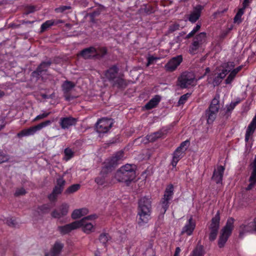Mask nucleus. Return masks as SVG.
<instances>
[{
	"instance_id": "obj_64",
	"label": "nucleus",
	"mask_w": 256,
	"mask_h": 256,
	"mask_svg": "<svg viewBox=\"0 0 256 256\" xmlns=\"http://www.w3.org/2000/svg\"><path fill=\"white\" fill-rule=\"evenodd\" d=\"M181 250L180 247H176L173 256H180Z\"/></svg>"
},
{
	"instance_id": "obj_21",
	"label": "nucleus",
	"mask_w": 256,
	"mask_h": 256,
	"mask_svg": "<svg viewBox=\"0 0 256 256\" xmlns=\"http://www.w3.org/2000/svg\"><path fill=\"white\" fill-rule=\"evenodd\" d=\"M124 74H120L118 76L114 79V81L110 82V83L114 88H116L120 90H124L128 85V83L126 80L123 78Z\"/></svg>"
},
{
	"instance_id": "obj_60",
	"label": "nucleus",
	"mask_w": 256,
	"mask_h": 256,
	"mask_svg": "<svg viewBox=\"0 0 256 256\" xmlns=\"http://www.w3.org/2000/svg\"><path fill=\"white\" fill-rule=\"evenodd\" d=\"M100 10H94L92 12L87 13L86 14V16H96V15H100Z\"/></svg>"
},
{
	"instance_id": "obj_57",
	"label": "nucleus",
	"mask_w": 256,
	"mask_h": 256,
	"mask_svg": "<svg viewBox=\"0 0 256 256\" xmlns=\"http://www.w3.org/2000/svg\"><path fill=\"white\" fill-rule=\"evenodd\" d=\"M146 138L150 142H154L157 140L156 137L155 136H154V133L150 135H148L146 136Z\"/></svg>"
},
{
	"instance_id": "obj_32",
	"label": "nucleus",
	"mask_w": 256,
	"mask_h": 256,
	"mask_svg": "<svg viewBox=\"0 0 256 256\" xmlns=\"http://www.w3.org/2000/svg\"><path fill=\"white\" fill-rule=\"evenodd\" d=\"M226 77V74L224 72H222L220 73L215 74L213 80L212 82V84L214 86H219L222 82V80Z\"/></svg>"
},
{
	"instance_id": "obj_14",
	"label": "nucleus",
	"mask_w": 256,
	"mask_h": 256,
	"mask_svg": "<svg viewBox=\"0 0 256 256\" xmlns=\"http://www.w3.org/2000/svg\"><path fill=\"white\" fill-rule=\"evenodd\" d=\"M52 64V62L50 60L42 62L36 70L32 72V76L38 80L44 73L48 71V68Z\"/></svg>"
},
{
	"instance_id": "obj_22",
	"label": "nucleus",
	"mask_w": 256,
	"mask_h": 256,
	"mask_svg": "<svg viewBox=\"0 0 256 256\" xmlns=\"http://www.w3.org/2000/svg\"><path fill=\"white\" fill-rule=\"evenodd\" d=\"M234 219L233 218H229L226 220V225L222 229L220 234L229 238L234 228Z\"/></svg>"
},
{
	"instance_id": "obj_13",
	"label": "nucleus",
	"mask_w": 256,
	"mask_h": 256,
	"mask_svg": "<svg viewBox=\"0 0 256 256\" xmlns=\"http://www.w3.org/2000/svg\"><path fill=\"white\" fill-rule=\"evenodd\" d=\"M97 218L98 216L96 214H91L77 221L82 222L80 228L82 227L83 232L86 234H89L94 231V226L92 223L86 222V220H94Z\"/></svg>"
},
{
	"instance_id": "obj_23",
	"label": "nucleus",
	"mask_w": 256,
	"mask_h": 256,
	"mask_svg": "<svg viewBox=\"0 0 256 256\" xmlns=\"http://www.w3.org/2000/svg\"><path fill=\"white\" fill-rule=\"evenodd\" d=\"M96 52V48L92 46L82 50L78 56L85 60L95 59Z\"/></svg>"
},
{
	"instance_id": "obj_42",
	"label": "nucleus",
	"mask_w": 256,
	"mask_h": 256,
	"mask_svg": "<svg viewBox=\"0 0 256 256\" xmlns=\"http://www.w3.org/2000/svg\"><path fill=\"white\" fill-rule=\"evenodd\" d=\"M51 208V204L49 203L38 206V210L42 214L48 213Z\"/></svg>"
},
{
	"instance_id": "obj_50",
	"label": "nucleus",
	"mask_w": 256,
	"mask_h": 256,
	"mask_svg": "<svg viewBox=\"0 0 256 256\" xmlns=\"http://www.w3.org/2000/svg\"><path fill=\"white\" fill-rule=\"evenodd\" d=\"M50 112H44L42 114L37 116L33 120V122H37L40 120H42L44 118H47L50 114Z\"/></svg>"
},
{
	"instance_id": "obj_8",
	"label": "nucleus",
	"mask_w": 256,
	"mask_h": 256,
	"mask_svg": "<svg viewBox=\"0 0 256 256\" xmlns=\"http://www.w3.org/2000/svg\"><path fill=\"white\" fill-rule=\"evenodd\" d=\"M52 122V121L51 120H45L36 126L22 130L17 134V136L18 138H22L34 135L37 131L40 130L44 128L50 126Z\"/></svg>"
},
{
	"instance_id": "obj_19",
	"label": "nucleus",
	"mask_w": 256,
	"mask_h": 256,
	"mask_svg": "<svg viewBox=\"0 0 256 256\" xmlns=\"http://www.w3.org/2000/svg\"><path fill=\"white\" fill-rule=\"evenodd\" d=\"M119 68L116 64H114L110 66L104 72V76L110 82L114 81L119 74Z\"/></svg>"
},
{
	"instance_id": "obj_16",
	"label": "nucleus",
	"mask_w": 256,
	"mask_h": 256,
	"mask_svg": "<svg viewBox=\"0 0 256 256\" xmlns=\"http://www.w3.org/2000/svg\"><path fill=\"white\" fill-rule=\"evenodd\" d=\"M69 206L66 203L62 204L57 209H54L51 213V216L55 218H60L67 215Z\"/></svg>"
},
{
	"instance_id": "obj_49",
	"label": "nucleus",
	"mask_w": 256,
	"mask_h": 256,
	"mask_svg": "<svg viewBox=\"0 0 256 256\" xmlns=\"http://www.w3.org/2000/svg\"><path fill=\"white\" fill-rule=\"evenodd\" d=\"M182 28V26H180V24L175 23L170 26L168 28V32H169L172 33Z\"/></svg>"
},
{
	"instance_id": "obj_29",
	"label": "nucleus",
	"mask_w": 256,
	"mask_h": 256,
	"mask_svg": "<svg viewBox=\"0 0 256 256\" xmlns=\"http://www.w3.org/2000/svg\"><path fill=\"white\" fill-rule=\"evenodd\" d=\"M174 195V186L170 184L167 185L162 196L163 198L172 200Z\"/></svg>"
},
{
	"instance_id": "obj_58",
	"label": "nucleus",
	"mask_w": 256,
	"mask_h": 256,
	"mask_svg": "<svg viewBox=\"0 0 256 256\" xmlns=\"http://www.w3.org/2000/svg\"><path fill=\"white\" fill-rule=\"evenodd\" d=\"M62 191L63 189L56 186H55L52 190V192H54V193L56 194H60Z\"/></svg>"
},
{
	"instance_id": "obj_37",
	"label": "nucleus",
	"mask_w": 256,
	"mask_h": 256,
	"mask_svg": "<svg viewBox=\"0 0 256 256\" xmlns=\"http://www.w3.org/2000/svg\"><path fill=\"white\" fill-rule=\"evenodd\" d=\"M251 230V227L249 226V224H241L239 230V236L242 238L244 234Z\"/></svg>"
},
{
	"instance_id": "obj_12",
	"label": "nucleus",
	"mask_w": 256,
	"mask_h": 256,
	"mask_svg": "<svg viewBox=\"0 0 256 256\" xmlns=\"http://www.w3.org/2000/svg\"><path fill=\"white\" fill-rule=\"evenodd\" d=\"M183 61L182 55H178L171 58L164 66V69L167 72H173Z\"/></svg>"
},
{
	"instance_id": "obj_33",
	"label": "nucleus",
	"mask_w": 256,
	"mask_h": 256,
	"mask_svg": "<svg viewBox=\"0 0 256 256\" xmlns=\"http://www.w3.org/2000/svg\"><path fill=\"white\" fill-rule=\"evenodd\" d=\"M108 53V50L105 46L98 47L96 48L95 52V58H103Z\"/></svg>"
},
{
	"instance_id": "obj_15",
	"label": "nucleus",
	"mask_w": 256,
	"mask_h": 256,
	"mask_svg": "<svg viewBox=\"0 0 256 256\" xmlns=\"http://www.w3.org/2000/svg\"><path fill=\"white\" fill-rule=\"evenodd\" d=\"M82 222L74 221L70 224L62 226H58V230L62 235H65L71 232L72 230L80 228Z\"/></svg>"
},
{
	"instance_id": "obj_39",
	"label": "nucleus",
	"mask_w": 256,
	"mask_h": 256,
	"mask_svg": "<svg viewBox=\"0 0 256 256\" xmlns=\"http://www.w3.org/2000/svg\"><path fill=\"white\" fill-rule=\"evenodd\" d=\"M204 9V6L198 4L193 8L192 13L186 16H200L202 10Z\"/></svg>"
},
{
	"instance_id": "obj_26",
	"label": "nucleus",
	"mask_w": 256,
	"mask_h": 256,
	"mask_svg": "<svg viewBox=\"0 0 256 256\" xmlns=\"http://www.w3.org/2000/svg\"><path fill=\"white\" fill-rule=\"evenodd\" d=\"M250 184L246 188V190H251L256 184V155L254 161L252 170L249 178Z\"/></svg>"
},
{
	"instance_id": "obj_61",
	"label": "nucleus",
	"mask_w": 256,
	"mask_h": 256,
	"mask_svg": "<svg viewBox=\"0 0 256 256\" xmlns=\"http://www.w3.org/2000/svg\"><path fill=\"white\" fill-rule=\"evenodd\" d=\"M246 8L243 6L242 8H240L235 16H242L244 13Z\"/></svg>"
},
{
	"instance_id": "obj_25",
	"label": "nucleus",
	"mask_w": 256,
	"mask_h": 256,
	"mask_svg": "<svg viewBox=\"0 0 256 256\" xmlns=\"http://www.w3.org/2000/svg\"><path fill=\"white\" fill-rule=\"evenodd\" d=\"M64 244L60 242H56L49 252L45 254V256H58L60 254L63 248Z\"/></svg>"
},
{
	"instance_id": "obj_2",
	"label": "nucleus",
	"mask_w": 256,
	"mask_h": 256,
	"mask_svg": "<svg viewBox=\"0 0 256 256\" xmlns=\"http://www.w3.org/2000/svg\"><path fill=\"white\" fill-rule=\"evenodd\" d=\"M136 166L126 164L122 166L115 174V178L120 182L128 184L133 181L136 177Z\"/></svg>"
},
{
	"instance_id": "obj_54",
	"label": "nucleus",
	"mask_w": 256,
	"mask_h": 256,
	"mask_svg": "<svg viewBox=\"0 0 256 256\" xmlns=\"http://www.w3.org/2000/svg\"><path fill=\"white\" fill-rule=\"evenodd\" d=\"M6 223L8 226L12 227H16V220L14 218H8L6 220Z\"/></svg>"
},
{
	"instance_id": "obj_3",
	"label": "nucleus",
	"mask_w": 256,
	"mask_h": 256,
	"mask_svg": "<svg viewBox=\"0 0 256 256\" xmlns=\"http://www.w3.org/2000/svg\"><path fill=\"white\" fill-rule=\"evenodd\" d=\"M220 98L219 94H216L205 111L207 123L208 124H212L216 118L220 107Z\"/></svg>"
},
{
	"instance_id": "obj_44",
	"label": "nucleus",
	"mask_w": 256,
	"mask_h": 256,
	"mask_svg": "<svg viewBox=\"0 0 256 256\" xmlns=\"http://www.w3.org/2000/svg\"><path fill=\"white\" fill-rule=\"evenodd\" d=\"M64 154L66 161L69 160L74 156V152L69 148L64 149Z\"/></svg>"
},
{
	"instance_id": "obj_27",
	"label": "nucleus",
	"mask_w": 256,
	"mask_h": 256,
	"mask_svg": "<svg viewBox=\"0 0 256 256\" xmlns=\"http://www.w3.org/2000/svg\"><path fill=\"white\" fill-rule=\"evenodd\" d=\"M204 246L200 244V242L199 241L189 256H204Z\"/></svg>"
},
{
	"instance_id": "obj_24",
	"label": "nucleus",
	"mask_w": 256,
	"mask_h": 256,
	"mask_svg": "<svg viewBox=\"0 0 256 256\" xmlns=\"http://www.w3.org/2000/svg\"><path fill=\"white\" fill-rule=\"evenodd\" d=\"M224 170L225 168L222 166H218L216 170H214L212 178L217 184L222 182Z\"/></svg>"
},
{
	"instance_id": "obj_52",
	"label": "nucleus",
	"mask_w": 256,
	"mask_h": 256,
	"mask_svg": "<svg viewBox=\"0 0 256 256\" xmlns=\"http://www.w3.org/2000/svg\"><path fill=\"white\" fill-rule=\"evenodd\" d=\"M72 218L74 220L78 219L82 216L80 209L74 210L72 214Z\"/></svg>"
},
{
	"instance_id": "obj_34",
	"label": "nucleus",
	"mask_w": 256,
	"mask_h": 256,
	"mask_svg": "<svg viewBox=\"0 0 256 256\" xmlns=\"http://www.w3.org/2000/svg\"><path fill=\"white\" fill-rule=\"evenodd\" d=\"M222 67L223 68L222 70V72H224L226 76L228 72L234 69V64L232 62H228L224 63L222 64Z\"/></svg>"
},
{
	"instance_id": "obj_48",
	"label": "nucleus",
	"mask_w": 256,
	"mask_h": 256,
	"mask_svg": "<svg viewBox=\"0 0 256 256\" xmlns=\"http://www.w3.org/2000/svg\"><path fill=\"white\" fill-rule=\"evenodd\" d=\"M256 129V125L254 124L253 123L250 122L246 130V133L248 135H252L255 130Z\"/></svg>"
},
{
	"instance_id": "obj_17",
	"label": "nucleus",
	"mask_w": 256,
	"mask_h": 256,
	"mask_svg": "<svg viewBox=\"0 0 256 256\" xmlns=\"http://www.w3.org/2000/svg\"><path fill=\"white\" fill-rule=\"evenodd\" d=\"M196 226V221L193 219L192 216H191L182 228L181 234H186L188 236L192 235Z\"/></svg>"
},
{
	"instance_id": "obj_59",
	"label": "nucleus",
	"mask_w": 256,
	"mask_h": 256,
	"mask_svg": "<svg viewBox=\"0 0 256 256\" xmlns=\"http://www.w3.org/2000/svg\"><path fill=\"white\" fill-rule=\"evenodd\" d=\"M157 59L156 58L154 57V56H149L148 58V63L147 66H148L154 63V62Z\"/></svg>"
},
{
	"instance_id": "obj_40",
	"label": "nucleus",
	"mask_w": 256,
	"mask_h": 256,
	"mask_svg": "<svg viewBox=\"0 0 256 256\" xmlns=\"http://www.w3.org/2000/svg\"><path fill=\"white\" fill-rule=\"evenodd\" d=\"M228 237H226V236H224L221 234H220V236H219L218 244L220 248H222L224 247L225 244L228 239Z\"/></svg>"
},
{
	"instance_id": "obj_43",
	"label": "nucleus",
	"mask_w": 256,
	"mask_h": 256,
	"mask_svg": "<svg viewBox=\"0 0 256 256\" xmlns=\"http://www.w3.org/2000/svg\"><path fill=\"white\" fill-rule=\"evenodd\" d=\"M37 6L34 5H26L24 8V14L28 15L37 10Z\"/></svg>"
},
{
	"instance_id": "obj_11",
	"label": "nucleus",
	"mask_w": 256,
	"mask_h": 256,
	"mask_svg": "<svg viewBox=\"0 0 256 256\" xmlns=\"http://www.w3.org/2000/svg\"><path fill=\"white\" fill-rule=\"evenodd\" d=\"M124 155V154L122 150L116 152L112 157L106 160L104 168L109 170L112 168L116 166L118 162L122 160Z\"/></svg>"
},
{
	"instance_id": "obj_31",
	"label": "nucleus",
	"mask_w": 256,
	"mask_h": 256,
	"mask_svg": "<svg viewBox=\"0 0 256 256\" xmlns=\"http://www.w3.org/2000/svg\"><path fill=\"white\" fill-rule=\"evenodd\" d=\"M160 100V96L156 95L152 98L146 105L145 108L147 110H151L155 107L158 104Z\"/></svg>"
},
{
	"instance_id": "obj_20",
	"label": "nucleus",
	"mask_w": 256,
	"mask_h": 256,
	"mask_svg": "<svg viewBox=\"0 0 256 256\" xmlns=\"http://www.w3.org/2000/svg\"><path fill=\"white\" fill-rule=\"evenodd\" d=\"M76 86L75 84L70 80H65L62 85V88L64 92L65 100L66 101H70V91Z\"/></svg>"
},
{
	"instance_id": "obj_56",
	"label": "nucleus",
	"mask_w": 256,
	"mask_h": 256,
	"mask_svg": "<svg viewBox=\"0 0 256 256\" xmlns=\"http://www.w3.org/2000/svg\"><path fill=\"white\" fill-rule=\"evenodd\" d=\"M58 194L52 192L48 196V198L52 202H54L57 199Z\"/></svg>"
},
{
	"instance_id": "obj_5",
	"label": "nucleus",
	"mask_w": 256,
	"mask_h": 256,
	"mask_svg": "<svg viewBox=\"0 0 256 256\" xmlns=\"http://www.w3.org/2000/svg\"><path fill=\"white\" fill-rule=\"evenodd\" d=\"M220 212L218 211L214 216L212 218L208 226L210 231L208 240L210 242L214 241L217 238L220 226Z\"/></svg>"
},
{
	"instance_id": "obj_53",
	"label": "nucleus",
	"mask_w": 256,
	"mask_h": 256,
	"mask_svg": "<svg viewBox=\"0 0 256 256\" xmlns=\"http://www.w3.org/2000/svg\"><path fill=\"white\" fill-rule=\"evenodd\" d=\"M26 194L25 189L23 188H17L14 192V196H24Z\"/></svg>"
},
{
	"instance_id": "obj_7",
	"label": "nucleus",
	"mask_w": 256,
	"mask_h": 256,
	"mask_svg": "<svg viewBox=\"0 0 256 256\" xmlns=\"http://www.w3.org/2000/svg\"><path fill=\"white\" fill-rule=\"evenodd\" d=\"M190 144L189 140L182 142L172 154V158L171 165L173 168H176L178 162L184 156L185 152Z\"/></svg>"
},
{
	"instance_id": "obj_47",
	"label": "nucleus",
	"mask_w": 256,
	"mask_h": 256,
	"mask_svg": "<svg viewBox=\"0 0 256 256\" xmlns=\"http://www.w3.org/2000/svg\"><path fill=\"white\" fill-rule=\"evenodd\" d=\"M190 95L191 93H186V94L182 95L178 100V104L180 105L184 104Z\"/></svg>"
},
{
	"instance_id": "obj_35",
	"label": "nucleus",
	"mask_w": 256,
	"mask_h": 256,
	"mask_svg": "<svg viewBox=\"0 0 256 256\" xmlns=\"http://www.w3.org/2000/svg\"><path fill=\"white\" fill-rule=\"evenodd\" d=\"M240 100H238L234 102H232L230 105L226 106V111L225 115L226 118L230 116V114L235 107L240 102Z\"/></svg>"
},
{
	"instance_id": "obj_36",
	"label": "nucleus",
	"mask_w": 256,
	"mask_h": 256,
	"mask_svg": "<svg viewBox=\"0 0 256 256\" xmlns=\"http://www.w3.org/2000/svg\"><path fill=\"white\" fill-rule=\"evenodd\" d=\"M170 200L168 199L162 198L160 201V204L162 206L161 213L164 214L168 209V208Z\"/></svg>"
},
{
	"instance_id": "obj_41",
	"label": "nucleus",
	"mask_w": 256,
	"mask_h": 256,
	"mask_svg": "<svg viewBox=\"0 0 256 256\" xmlns=\"http://www.w3.org/2000/svg\"><path fill=\"white\" fill-rule=\"evenodd\" d=\"M111 238L108 234L102 233L99 236L100 242L103 245H106V242Z\"/></svg>"
},
{
	"instance_id": "obj_10",
	"label": "nucleus",
	"mask_w": 256,
	"mask_h": 256,
	"mask_svg": "<svg viewBox=\"0 0 256 256\" xmlns=\"http://www.w3.org/2000/svg\"><path fill=\"white\" fill-rule=\"evenodd\" d=\"M113 125L111 118H102L100 119L96 124V129L98 132L104 134L109 131Z\"/></svg>"
},
{
	"instance_id": "obj_46",
	"label": "nucleus",
	"mask_w": 256,
	"mask_h": 256,
	"mask_svg": "<svg viewBox=\"0 0 256 256\" xmlns=\"http://www.w3.org/2000/svg\"><path fill=\"white\" fill-rule=\"evenodd\" d=\"M66 182L64 178V176H60L58 178L56 179V186L64 190Z\"/></svg>"
},
{
	"instance_id": "obj_28",
	"label": "nucleus",
	"mask_w": 256,
	"mask_h": 256,
	"mask_svg": "<svg viewBox=\"0 0 256 256\" xmlns=\"http://www.w3.org/2000/svg\"><path fill=\"white\" fill-rule=\"evenodd\" d=\"M242 68V66H240L230 71V74L225 80V83L227 84H230L234 79L236 75L241 70Z\"/></svg>"
},
{
	"instance_id": "obj_4",
	"label": "nucleus",
	"mask_w": 256,
	"mask_h": 256,
	"mask_svg": "<svg viewBox=\"0 0 256 256\" xmlns=\"http://www.w3.org/2000/svg\"><path fill=\"white\" fill-rule=\"evenodd\" d=\"M206 34L204 32L196 34L192 39L188 46V52L192 55L196 54L206 41Z\"/></svg>"
},
{
	"instance_id": "obj_18",
	"label": "nucleus",
	"mask_w": 256,
	"mask_h": 256,
	"mask_svg": "<svg viewBox=\"0 0 256 256\" xmlns=\"http://www.w3.org/2000/svg\"><path fill=\"white\" fill-rule=\"evenodd\" d=\"M78 122V119L72 116L61 118L59 124L62 129H68L70 126H74Z\"/></svg>"
},
{
	"instance_id": "obj_63",
	"label": "nucleus",
	"mask_w": 256,
	"mask_h": 256,
	"mask_svg": "<svg viewBox=\"0 0 256 256\" xmlns=\"http://www.w3.org/2000/svg\"><path fill=\"white\" fill-rule=\"evenodd\" d=\"M242 17H234V24H240L242 21Z\"/></svg>"
},
{
	"instance_id": "obj_9",
	"label": "nucleus",
	"mask_w": 256,
	"mask_h": 256,
	"mask_svg": "<svg viewBox=\"0 0 256 256\" xmlns=\"http://www.w3.org/2000/svg\"><path fill=\"white\" fill-rule=\"evenodd\" d=\"M106 170L103 168L99 175L94 178L95 182L103 188L108 187L112 184L110 176Z\"/></svg>"
},
{
	"instance_id": "obj_62",
	"label": "nucleus",
	"mask_w": 256,
	"mask_h": 256,
	"mask_svg": "<svg viewBox=\"0 0 256 256\" xmlns=\"http://www.w3.org/2000/svg\"><path fill=\"white\" fill-rule=\"evenodd\" d=\"M80 212L82 214V216L87 214L88 212V209L86 208H80Z\"/></svg>"
},
{
	"instance_id": "obj_38",
	"label": "nucleus",
	"mask_w": 256,
	"mask_h": 256,
	"mask_svg": "<svg viewBox=\"0 0 256 256\" xmlns=\"http://www.w3.org/2000/svg\"><path fill=\"white\" fill-rule=\"evenodd\" d=\"M80 184H74L70 186L65 191L66 194H73L80 190Z\"/></svg>"
},
{
	"instance_id": "obj_6",
	"label": "nucleus",
	"mask_w": 256,
	"mask_h": 256,
	"mask_svg": "<svg viewBox=\"0 0 256 256\" xmlns=\"http://www.w3.org/2000/svg\"><path fill=\"white\" fill-rule=\"evenodd\" d=\"M196 82L194 74L188 72H182L178 78V85L182 89L194 86Z\"/></svg>"
},
{
	"instance_id": "obj_1",
	"label": "nucleus",
	"mask_w": 256,
	"mask_h": 256,
	"mask_svg": "<svg viewBox=\"0 0 256 256\" xmlns=\"http://www.w3.org/2000/svg\"><path fill=\"white\" fill-rule=\"evenodd\" d=\"M152 212V201L146 196L142 198L138 202V224L142 226L147 224L151 218Z\"/></svg>"
},
{
	"instance_id": "obj_45",
	"label": "nucleus",
	"mask_w": 256,
	"mask_h": 256,
	"mask_svg": "<svg viewBox=\"0 0 256 256\" xmlns=\"http://www.w3.org/2000/svg\"><path fill=\"white\" fill-rule=\"evenodd\" d=\"M201 25L200 24H197L196 26H195L193 30L186 35V38L188 39L192 36L197 32L200 29Z\"/></svg>"
},
{
	"instance_id": "obj_51",
	"label": "nucleus",
	"mask_w": 256,
	"mask_h": 256,
	"mask_svg": "<svg viewBox=\"0 0 256 256\" xmlns=\"http://www.w3.org/2000/svg\"><path fill=\"white\" fill-rule=\"evenodd\" d=\"M72 9V7L69 6H62L59 8H56L54 10L56 12H64L66 10Z\"/></svg>"
},
{
	"instance_id": "obj_30",
	"label": "nucleus",
	"mask_w": 256,
	"mask_h": 256,
	"mask_svg": "<svg viewBox=\"0 0 256 256\" xmlns=\"http://www.w3.org/2000/svg\"><path fill=\"white\" fill-rule=\"evenodd\" d=\"M61 22L62 21L60 20H46V22H44L42 24L40 27V32H45L51 26L57 25L58 24Z\"/></svg>"
},
{
	"instance_id": "obj_55",
	"label": "nucleus",
	"mask_w": 256,
	"mask_h": 256,
	"mask_svg": "<svg viewBox=\"0 0 256 256\" xmlns=\"http://www.w3.org/2000/svg\"><path fill=\"white\" fill-rule=\"evenodd\" d=\"M142 10L144 11L146 14L148 15L152 14L154 12V8L149 5L145 6L144 8L142 9Z\"/></svg>"
}]
</instances>
